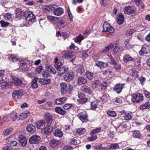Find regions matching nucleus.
Returning a JSON list of instances; mask_svg holds the SVG:
<instances>
[{
	"label": "nucleus",
	"instance_id": "f257e3e1",
	"mask_svg": "<svg viewBox=\"0 0 150 150\" xmlns=\"http://www.w3.org/2000/svg\"><path fill=\"white\" fill-rule=\"evenodd\" d=\"M131 96V101L134 103H139L144 100L143 96L141 94H133Z\"/></svg>",
	"mask_w": 150,
	"mask_h": 150
},
{
	"label": "nucleus",
	"instance_id": "f03ea898",
	"mask_svg": "<svg viewBox=\"0 0 150 150\" xmlns=\"http://www.w3.org/2000/svg\"><path fill=\"white\" fill-rule=\"evenodd\" d=\"M25 13V17L28 21L33 23L36 21L35 17L31 12L27 10Z\"/></svg>",
	"mask_w": 150,
	"mask_h": 150
},
{
	"label": "nucleus",
	"instance_id": "7ed1b4c3",
	"mask_svg": "<svg viewBox=\"0 0 150 150\" xmlns=\"http://www.w3.org/2000/svg\"><path fill=\"white\" fill-rule=\"evenodd\" d=\"M26 11H24L22 9L18 8L15 10V13L16 15V17L18 19L20 20L22 18V16L25 17Z\"/></svg>",
	"mask_w": 150,
	"mask_h": 150
},
{
	"label": "nucleus",
	"instance_id": "20e7f679",
	"mask_svg": "<svg viewBox=\"0 0 150 150\" xmlns=\"http://www.w3.org/2000/svg\"><path fill=\"white\" fill-rule=\"evenodd\" d=\"M103 27V30H102L103 32L108 31L111 33H114V30L113 28L110 24L106 22L104 23Z\"/></svg>",
	"mask_w": 150,
	"mask_h": 150
},
{
	"label": "nucleus",
	"instance_id": "39448f33",
	"mask_svg": "<svg viewBox=\"0 0 150 150\" xmlns=\"http://www.w3.org/2000/svg\"><path fill=\"white\" fill-rule=\"evenodd\" d=\"M78 116L83 122H86L88 120V116L85 111H83L82 112L79 113Z\"/></svg>",
	"mask_w": 150,
	"mask_h": 150
},
{
	"label": "nucleus",
	"instance_id": "423d86ee",
	"mask_svg": "<svg viewBox=\"0 0 150 150\" xmlns=\"http://www.w3.org/2000/svg\"><path fill=\"white\" fill-rule=\"evenodd\" d=\"M40 137L37 135L32 136L29 139V142L31 144H37L38 143L40 140Z\"/></svg>",
	"mask_w": 150,
	"mask_h": 150
},
{
	"label": "nucleus",
	"instance_id": "0eeeda50",
	"mask_svg": "<svg viewBox=\"0 0 150 150\" xmlns=\"http://www.w3.org/2000/svg\"><path fill=\"white\" fill-rule=\"evenodd\" d=\"M124 10L125 14H131L135 12L136 8L134 6H126L124 8Z\"/></svg>",
	"mask_w": 150,
	"mask_h": 150
},
{
	"label": "nucleus",
	"instance_id": "6e6552de",
	"mask_svg": "<svg viewBox=\"0 0 150 150\" xmlns=\"http://www.w3.org/2000/svg\"><path fill=\"white\" fill-rule=\"evenodd\" d=\"M23 95V91L22 90L14 91L12 93V96L14 98H19Z\"/></svg>",
	"mask_w": 150,
	"mask_h": 150
},
{
	"label": "nucleus",
	"instance_id": "1a4fd4ad",
	"mask_svg": "<svg viewBox=\"0 0 150 150\" xmlns=\"http://www.w3.org/2000/svg\"><path fill=\"white\" fill-rule=\"evenodd\" d=\"M123 60L125 62H128L130 61L134 62L136 61L135 59L131 57L129 55L127 54H126L124 55L123 57Z\"/></svg>",
	"mask_w": 150,
	"mask_h": 150
},
{
	"label": "nucleus",
	"instance_id": "9d476101",
	"mask_svg": "<svg viewBox=\"0 0 150 150\" xmlns=\"http://www.w3.org/2000/svg\"><path fill=\"white\" fill-rule=\"evenodd\" d=\"M61 87V92L62 94H65L68 90L67 85L64 82L61 83L60 84Z\"/></svg>",
	"mask_w": 150,
	"mask_h": 150
},
{
	"label": "nucleus",
	"instance_id": "9b49d317",
	"mask_svg": "<svg viewBox=\"0 0 150 150\" xmlns=\"http://www.w3.org/2000/svg\"><path fill=\"white\" fill-rule=\"evenodd\" d=\"M44 117L48 125H50L52 121V116L50 113H47L44 114Z\"/></svg>",
	"mask_w": 150,
	"mask_h": 150
},
{
	"label": "nucleus",
	"instance_id": "f8f14e48",
	"mask_svg": "<svg viewBox=\"0 0 150 150\" xmlns=\"http://www.w3.org/2000/svg\"><path fill=\"white\" fill-rule=\"evenodd\" d=\"M54 14L57 16L61 15L64 13V9L61 7H58L56 8L55 6H54V9L53 10Z\"/></svg>",
	"mask_w": 150,
	"mask_h": 150
},
{
	"label": "nucleus",
	"instance_id": "ddd939ff",
	"mask_svg": "<svg viewBox=\"0 0 150 150\" xmlns=\"http://www.w3.org/2000/svg\"><path fill=\"white\" fill-rule=\"evenodd\" d=\"M123 86V84L118 83L114 86V89L117 93H119L122 91Z\"/></svg>",
	"mask_w": 150,
	"mask_h": 150
},
{
	"label": "nucleus",
	"instance_id": "4468645a",
	"mask_svg": "<svg viewBox=\"0 0 150 150\" xmlns=\"http://www.w3.org/2000/svg\"><path fill=\"white\" fill-rule=\"evenodd\" d=\"M35 124L38 129H42L45 127V123L44 121L43 120L37 121L36 122Z\"/></svg>",
	"mask_w": 150,
	"mask_h": 150
},
{
	"label": "nucleus",
	"instance_id": "2eb2a0df",
	"mask_svg": "<svg viewBox=\"0 0 150 150\" xmlns=\"http://www.w3.org/2000/svg\"><path fill=\"white\" fill-rule=\"evenodd\" d=\"M74 75L73 72H70L66 73L64 76V80L66 81L71 80L73 79L74 77Z\"/></svg>",
	"mask_w": 150,
	"mask_h": 150
},
{
	"label": "nucleus",
	"instance_id": "dca6fc26",
	"mask_svg": "<svg viewBox=\"0 0 150 150\" xmlns=\"http://www.w3.org/2000/svg\"><path fill=\"white\" fill-rule=\"evenodd\" d=\"M18 138L20 143L22 146H25L27 144V140L26 138L25 137L23 136L22 135H20L18 136Z\"/></svg>",
	"mask_w": 150,
	"mask_h": 150
},
{
	"label": "nucleus",
	"instance_id": "f3484780",
	"mask_svg": "<svg viewBox=\"0 0 150 150\" xmlns=\"http://www.w3.org/2000/svg\"><path fill=\"white\" fill-rule=\"evenodd\" d=\"M29 111H25L19 115L18 118L20 120H23L26 118L29 115Z\"/></svg>",
	"mask_w": 150,
	"mask_h": 150
},
{
	"label": "nucleus",
	"instance_id": "a211bd4d",
	"mask_svg": "<svg viewBox=\"0 0 150 150\" xmlns=\"http://www.w3.org/2000/svg\"><path fill=\"white\" fill-rule=\"evenodd\" d=\"M149 108H150V100H148L145 103L139 106V109L142 110Z\"/></svg>",
	"mask_w": 150,
	"mask_h": 150
},
{
	"label": "nucleus",
	"instance_id": "6ab92c4d",
	"mask_svg": "<svg viewBox=\"0 0 150 150\" xmlns=\"http://www.w3.org/2000/svg\"><path fill=\"white\" fill-rule=\"evenodd\" d=\"M93 88H98L101 86V83L98 80H96L93 81L91 84Z\"/></svg>",
	"mask_w": 150,
	"mask_h": 150
},
{
	"label": "nucleus",
	"instance_id": "aec40b11",
	"mask_svg": "<svg viewBox=\"0 0 150 150\" xmlns=\"http://www.w3.org/2000/svg\"><path fill=\"white\" fill-rule=\"evenodd\" d=\"M66 100V98L65 97L55 99V102L56 104L61 105Z\"/></svg>",
	"mask_w": 150,
	"mask_h": 150
},
{
	"label": "nucleus",
	"instance_id": "412c9836",
	"mask_svg": "<svg viewBox=\"0 0 150 150\" xmlns=\"http://www.w3.org/2000/svg\"><path fill=\"white\" fill-rule=\"evenodd\" d=\"M12 81L13 83L16 85H20L22 83V81L21 79L16 77H13L12 78Z\"/></svg>",
	"mask_w": 150,
	"mask_h": 150
},
{
	"label": "nucleus",
	"instance_id": "4be33fe9",
	"mask_svg": "<svg viewBox=\"0 0 150 150\" xmlns=\"http://www.w3.org/2000/svg\"><path fill=\"white\" fill-rule=\"evenodd\" d=\"M26 130L28 132L33 133L35 131L36 128L33 125H28L26 127Z\"/></svg>",
	"mask_w": 150,
	"mask_h": 150
},
{
	"label": "nucleus",
	"instance_id": "5701e85b",
	"mask_svg": "<svg viewBox=\"0 0 150 150\" xmlns=\"http://www.w3.org/2000/svg\"><path fill=\"white\" fill-rule=\"evenodd\" d=\"M114 46V44L110 43L107 46L105 47L101 51V52L103 53H105L109 51L110 49H112Z\"/></svg>",
	"mask_w": 150,
	"mask_h": 150
},
{
	"label": "nucleus",
	"instance_id": "b1692460",
	"mask_svg": "<svg viewBox=\"0 0 150 150\" xmlns=\"http://www.w3.org/2000/svg\"><path fill=\"white\" fill-rule=\"evenodd\" d=\"M81 89L82 91L88 93L89 94H91L92 93V91L90 88L86 85H83L81 87Z\"/></svg>",
	"mask_w": 150,
	"mask_h": 150
},
{
	"label": "nucleus",
	"instance_id": "393cba45",
	"mask_svg": "<svg viewBox=\"0 0 150 150\" xmlns=\"http://www.w3.org/2000/svg\"><path fill=\"white\" fill-rule=\"evenodd\" d=\"M38 79V78L37 77L33 79L31 82V86L33 88H36L38 87V85L37 83Z\"/></svg>",
	"mask_w": 150,
	"mask_h": 150
},
{
	"label": "nucleus",
	"instance_id": "a878e982",
	"mask_svg": "<svg viewBox=\"0 0 150 150\" xmlns=\"http://www.w3.org/2000/svg\"><path fill=\"white\" fill-rule=\"evenodd\" d=\"M68 70V68L65 66H62L60 67V69L58 70L59 71V75L61 76Z\"/></svg>",
	"mask_w": 150,
	"mask_h": 150
},
{
	"label": "nucleus",
	"instance_id": "bb28decb",
	"mask_svg": "<svg viewBox=\"0 0 150 150\" xmlns=\"http://www.w3.org/2000/svg\"><path fill=\"white\" fill-rule=\"evenodd\" d=\"M60 143V142L56 139H52L50 143V145L52 147H55Z\"/></svg>",
	"mask_w": 150,
	"mask_h": 150
},
{
	"label": "nucleus",
	"instance_id": "cd10ccee",
	"mask_svg": "<svg viewBox=\"0 0 150 150\" xmlns=\"http://www.w3.org/2000/svg\"><path fill=\"white\" fill-rule=\"evenodd\" d=\"M55 5H51L48 6H45L44 8V11L45 12L48 13L50 11H52L54 9V6H56Z\"/></svg>",
	"mask_w": 150,
	"mask_h": 150
},
{
	"label": "nucleus",
	"instance_id": "c85d7f7f",
	"mask_svg": "<svg viewBox=\"0 0 150 150\" xmlns=\"http://www.w3.org/2000/svg\"><path fill=\"white\" fill-rule=\"evenodd\" d=\"M96 65L100 68L106 67L107 66V64L100 61H98L96 63Z\"/></svg>",
	"mask_w": 150,
	"mask_h": 150
},
{
	"label": "nucleus",
	"instance_id": "c756f323",
	"mask_svg": "<svg viewBox=\"0 0 150 150\" xmlns=\"http://www.w3.org/2000/svg\"><path fill=\"white\" fill-rule=\"evenodd\" d=\"M55 110L57 113L62 115H65L66 113L65 111L63 110L60 107H57L55 108Z\"/></svg>",
	"mask_w": 150,
	"mask_h": 150
},
{
	"label": "nucleus",
	"instance_id": "7c9ffc66",
	"mask_svg": "<svg viewBox=\"0 0 150 150\" xmlns=\"http://www.w3.org/2000/svg\"><path fill=\"white\" fill-rule=\"evenodd\" d=\"M76 69L77 73H79L80 74H81L85 72L84 68L82 65H79L77 66Z\"/></svg>",
	"mask_w": 150,
	"mask_h": 150
},
{
	"label": "nucleus",
	"instance_id": "2f4dec72",
	"mask_svg": "<svg viewBox=\"0 0 150 150\" xmlns=\"http://www.w3.org/2000/svg\"><path fill=\"white\" fill-rule=\"evenodd\" d=\"M86 129L83 128H81L76 129L77 133L81 135L85 134L86 133Z\"/></svg>",
	"mask_w": 150,
	"mask_h": 150
},
{
	"label": "nucleus",
	"instance_id": "473e14b6",
	"mask_svg": "<svg viewBox=\"0 0 150 150\" xmlns=\"http://www.w3.org/2000/svg\"><path fill=\"white\" fill-rule=\"evenodd\" d=\"M74 55L73 52L71 51H67L64 54L65 58L68 59H70Z\"/></svg>",
	"mask_w": 150,
	"mask_h": 150
},
{
	"label": "nucleus",
	"instance_id": "72a5a7b5",
	"mask_svg": "<svg viewBox=\"0 0 150 150\" xmlns=\"http://www.w3.org/2000/svg\"><path fill=\"white\" fill-rule=\"evenodd\" d=\"M54 135L57 137L60 138L63 136V133L59 129H56L55 130L54 132Z\"/></svg>",
	"mask_w": 150,
	"mask_h": 150
},
{
	"label": "nucleus",
	"instance_id": "f704fd0d",
	"mask_svg": "<svg viewBox=\"0 0 150 150\" xmlns=\"http://www.w3.org/2000/svg\"><path fill=\"white\" fill-rule=\"evenodd\" d=\"M124 17L123 15L120 14L118 16L117 19V22L119 25H121L123 22L124 21Z\"/></svg>",
	"mask_w": 150,
	"mask_h": 150
},
{
	"label": "nucleus",
	"instance_id": "c9c22d12",
	"mask_svg": "<svg viewBox=\"0 0 150 150\" xmlns=\"http://www.w3.org/2000/svg\"><path fill=\"white\" fill-rule=\"evenodd\" d=\"M98 103L95 101L92 102L91 103V110H94L97 108Z\"/></svg>",
	"mask_w": 150,
	"mask_h": 150
},
{
	"label": "nucleus",
	"instance_id": "e433bc0d",
	"mask_svg": "<svg viewBox=\"0 0 150 150\" xmlns=\"http://www.w3.org/2000/svg\"><path fill=\"white\" fill-rule=\"evenodd\" d=\"M50 80L47 79H42L41 80L40 83L42 85H46L49 83Z\"/></svg>",
	"mask_w": 150,
	"mask_h": 150
},
{
	"label": "nucleus",
	"instance_id": "4c0bfd02",
	"mask_svg": "<svg viewBox=\"0 0 150 150\" xmlns=\"http://www.w3.org/2000/svg\"><path fill=\"white\" fill-rule=\"evenodd\" d=\"M142 50H143L144 53L146 54L149 50V46L147 44H144L143 45L142 48Z\"/></svg>",
	"mask_w": 150,
	"mask_h": 150
},
{
	"label": "nucleus",
	"instance_id": "58836bf2",
	"mask_svg": "<svg viewBox=\"0 0 150 150\" xmlns=\"http://www.w3.org/2000/svg\"><path fill=\"white\" fill-rule=\"evenodd\" d=\"M87 82V80L83 77H81L78 79V83L79 85L84 84Z\"/></svg>",
	"mask_w": 150,
	"mask_h": 150
},
{
	"label": "nucleus",
	"instance_id": "ea45409f",
	"mask_svg": "<svg viewBox=\"0 0 150 150\" xmlns=\"http://www.w3.org/2000/svg\"><path fill=\"white\" fill-rule=\"evenodd\" d=\"M133 136L135 137L139 138L141 136V134L139 133V131L135 130L133 132Z\"/></svg>",
	"mask_w": 150,
	"mask_h": 150
},
{
	"label": "nucleus",
	"instance_id": "a19ab883",
	"mask_svg": "<svg viewBox=\"0 0 150 150\" xmlns=\"http://www.w3.org/2000/svg\"><path fill=\"white\" fill-rule=\"evenodd\" d=\"M88 99L86 98H82L79 99H78L77 101L79 103L84 104L88 101Z\"/></svg>",
	"mask_w": 150,
	"mask_h": 150
},
{
	"label": "nucleus",
	"instance_id": "79ce46f5",
	"mask_svg": "<svg viewBox=\"0 0 150 150\" xmlns=\"http://www.w3.org/2000/svg\"><path fill=\"white\" fill-rule=\"evenodd\" d=\"M13 130L12 128H8L7 129L3 132V134L5 136H7L10 134Z\"/></svg>",
	"mask_w": 150,
	"mask_h": 150
},
{
	"label": "nucleus",
	"instance_id": "37998d69",
	"mask_svg": "<svg viewBox=\"0 0 150 150\" xmlns=\"http://www.w3.org/2000/svg\"><path fill=\"white\" fill-rule=\"evenodd\" d=\"M86 75L88 79L91 80L93 78L94 74L88 71L86 72Z\"/></svg>",
	"mask_w": 150,
	"mask_h": 150
},
{
	"label": "nucleus",
	"instance_id": "c03bdc74",
	"mask_svg": "<svg viewBox=\"0 0 150 150\" xmlns=\"http://www.w3.org/2000/svg\"><path fill=\"white\" fill-rule=\"evenodd\" d=\"M11 119L13 121H15L17 118L18 115L15 113H12L10 115Z\"/></svg>",
	"mask_w": 150,
	"mask_h": 150
},
{
	"label": "nucleus",
	"instance_id": "a18cd8bd",
	"mask_svg": "<svg viewBox=\"0 0 150 150\" xmlns=\"http://www.w3.org/2000/svg\"><path fill=\"white\" fill-rule=\"evenodd\" d=\"M3 16L5 19L10 20L12 17V14L9 13H5L4 14Z\"/></svg>",
	"mask_w": 150,
	"mask_h": 150
},
{
	"label": "nucleus",
	"instance_id": "49530a36",
	"mask_svg": "<svg viewBox=\"0 0 150 150\" xmlns=\"http://www.w3.org/2000/svg\"><path fill=\"white\" fill-rule=\"evenodd\" d=\"M126 126L124 127V126H122V125L120 124L119 126L117 127V128H116L117 130L120 133H122L123 132V127H124V128L126 127Z\"/></svg>",
	"mask_w": 150,
	"mask_h": 150
},
{
	"label": "nucleus",
	"instance_id": "de8ad7c7",
	"mask_svg": "<svg viewBox=\"0 0 150 150\" xmlns=\"http://www.w3.org/2000/svg\"><path fill=\"white\" fill-rule=\"evenodd\" d=\"M123 117H124V119L126 120H130L132 117V116L128 113H125V114Z\"/></svg>",
	"mask_w": 150,
	"mask_h": 150
},
{
	"label": "nucleus",
	"instance_id": "09e8293b",
	"mask_svg": "<svg viewBox=\"0 0 150 150\" xmlns=\"http://www.w3.org/2000/svg\"><path fill=\"white\" fill-rule=\"evenodd\" d=\"M110 146L111 149H118L119 148V145L116 143L112 144H110Z\"/></svg>",
	"mask_w": 150,
	"mask_h": 150
},
{
	"label": "nucleus",
	"instance_id": "8fccbe9b",
	"mask_svg": "<svg viewBox=\"0 0 150 150\" xmlns=\"http://www.w3.org/2000/svg\"><path fill=\"white\" fill-rule=\"evenodd\" d=\"M84 39L83 36L81 35H79L76 37L75 41V42H80L82 40Z\"/></svg>",
	"mask_w": 150,
	"mask_h": 150
},
{
	"label": "nucleus",
	"instance_id": "3c124183",
	"mask_svg": "<svg viewBox=\"0 0 150 150\" xmlns=\"http://www.w3.org/2000/svg\"><path fill=\"white\" fill-rule=\"evenodd\" d=\"M107 114L109 116L113 117H115L116 115V112L114 111H108L107 112Z\"/></svg>",
	"mask_w": 150,
	"mask_h": 150
},
{
	"label": "nucleus",
	"instance_id": "603ef678",
	"mask_svg": "<svg viewBox=\"0 0 150 150\" xmlns=\"http://www.w3.org/2000/svg\"><path fill=\"white\" fill-rule=\"evenodd\" d=\"M43 70V67L42 66H39L36 69V73L37 74H40Z\"/></svg>",
	"mask_w": 150,
	"mask_h": 150
},
{
	"label": "nucleus",
	"instance_id": "864d4df0",
	"mask_svg": "<svg viewBox=\"0 0 150 150\" xmlns=\"http://www.w3.org/2000/svg\"><path fill=\"white\" fill-rule=\"evenodd\" d=\"M130 72V74L134 78H136L138 77L137 72L135 70H132Z\"/></svg>",
	"mask_w": 150,
	"mask_h": 150
},
{
	"label": "nucleus",
	"instance_id": "5fc2aeb1",
	"mask_svg": "<svg viewBox=\"0 0 150 150\" xmlns=\"http://www.w3.org/2000/svg\"><path fill=\"white\" fill-rule=\"evenodd\" d=\"M47 18L48 19L51 21H56L58 19V18L57 17L51 16H48Z\"/></svg>",
	"mask_w": 150,
	"mask_h": 150
},
{
	"label": "nucleus",
	"instance_id": "6e6d98bb",
	"mask_svg": "<svg viewBox=\"0 0 150 150\" xmlns=\"http://www.w3.org/2000/svg\"><path fill=\"white\" fill-rule=\"evenodd\" d=\"M0 23L1 24V26L2 27H6L9 25V23L5 22L3 20L0 21Z\"/></svg>",
	"mask_w": 150,
	"mask_h": 150
},
{
	"label": "nucleus",
	"instance_id": "4d7b16f0",
	"mask_svg": "<svg viewBox=\"0 0 150 150\" xmlns=\"http://www.w3.org/2000/svg\"><path fill=\"white\" fill-rule=\"evenodd\" d=\"M10 58L13 62L16 61L18 60V58L13 54H10L9 55Z\"/></svg>",
	"mask_w": 150,
	"mask_h": 150
},
{
	"label": "nucleus",
	"instance_id": "13d9d810",
	"mask_svg": "<svg viewBox=\"0 0 150 150\" xmlns=\"http://www.w3.org/2000/svg\"><path fill=\"white\" fill-rule=\"evenodd\" d=\"M41 74L43 77H48L50 76V74L49 73L45 71H43L41 73Z\"/></svg>",
	"mask_w": 150,
	"mask_h": 150
},
{
	"label": "nucleus",
	"instance_id": "bf43d9fd",
	"mask_svg": "<svg viewBox=\"0 0 150 150\" xmlns=\"http://www.w3.org/2000/svg\"><path fill=\"white\" fill-rule=\"evenodd\" d=\"M97 138V136L96 135L88 137L87 139L89 141L92 142L95 140Z\"/></svg>",
	"mask_w": 150,
	"mask_h": 150
},
{
	"label": "nucleus",
	"instance_id": "052dcab7",
	"mask_svg": "<svg viewBox=\"0 0 150 150\" xmlns=\"http://www.w3.org/2000/svg\"><path fill=\"white\" fill-rule=\"evenodd\" d=\"M72 106L71 104L69 103H67L65 104L63 106V108L64 109H68Z\"/></svg>",
	"mask_w": 150,
	"mask_h": 150
},
{
	"label": "nucleus",
	"instance_id": "680f3d73",
	"mask_svg": "<svg viewBox=\"0 0 150 150\" xmlns=\"http://www.w3.org/2000/svg\"><path fill=\"white\" fill-rule=\"evenodd\" d=\"M101 86H102V87L100 88L101 90L105 89L108 86V84L106 82L104 81L101 83Z\"/></svg>",
	"mask_w": 150,
	"mask_h": 150
},
{
	"label": "nucleus",
	"instance_id": "e2e57ef3",
	"mask_svg": "<svg viewBox=\"0 0 150 150\" xmlns=\"http://www.w3.org/2000/svg\"><path fill=\"white\" fill-rule=\"evenodd\" d=\"M109 58L110 60L109 62L110 64L113 65L114 64H115V60L112 56H110Z\"/></svg>",
	"mask_w": 150,
	"mask_h": 150
},
{
	"label": "nucleus",
	"instance_id": "0e129e2a",
	"mask_svg": "<svg viewBox=\"0 0 150 150\" xmlns=\"http://www.w3.org/2000/svg\"><path fill=\"white\" fill-rule=\"evenodd\" d=\"M134 32V30H133L129 29L126 31V34L129 35H132Z\"/></svg>",
	"mask_w": 150,
	"mask_h": 150
},
{
	"label": "nucleus",
	"instance_id": "69168bd1",
	"mask_svg": "<svg viewBox=\"0 0 150 150\" xmlns=\"http://www.w3.org/2000/svg\"><path fill=\"white\" fill-rule=\"evenodd\" d=\"M48 127L46 128V131L50 133L52 132L53 130V127L52 126H50V125H48Z\"/></svg>",
	"mask_w": 150,
	"mask_h": 150
},
{
	"label": "nucleus",
	"instance_id": "338daca9",
	"mask_svg": "<svg viewBox=\"0 0 150 150\" xmlns=\"http://www.w3.org/2000/svg\"><path fill=\"white\" fill-rule=\"evenodd\" d=\"M17 143V142L16 141H11L9 144L11 146H14L16 145Z\"/></svg>",
	"mask_w": 150,
	"mask_h": 150
},
{
	"label": "nucleus",
	"instance_id": "774afa93",
	"mask_svg": "<svg viewBox=\"0 0 150 150\" xmlns=\"http://www.w3.org/2000/svg\"><path fill=\"white\" fill-rule=\"evenodd\" d=\"M113 65L116 69L117 70L120 69V64H118L115 62Z\"/></svg>",
	"mask_w": 150,
	"mask_h": 150
}]
</instances>
